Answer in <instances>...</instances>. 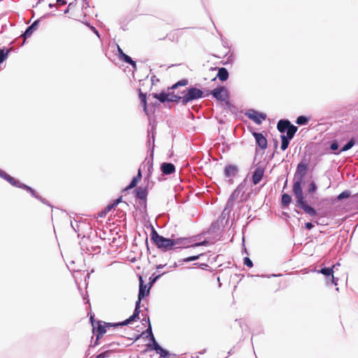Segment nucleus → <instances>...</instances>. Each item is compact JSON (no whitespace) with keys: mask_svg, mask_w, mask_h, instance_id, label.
Instances as JSON below:
<instances>
[{"mask_svg":"<svg viewBox=\"0 0 358 358\" xmlns=\"http://www.w3.org/2000/svg\"><path fill=\"white\" fill-rule=\"evenodd\" d=\"M308 166V162L306 160H302L297 165L294 174V182L292 190L296 201L295 206L302 209L309 216L315 217L317 215V211L314 208L309 206L305 200L301 185L302 180L307 173Z\"/></svg>","mask_w":358,"mask_h":358,"instance_id":"1","label":"nucleus"},{"mask_svg":"<svg viewBox=\"0 0 358 358\" xmlns=\"http://www.w3.org/2000/svg\"><path fill=\"white\" fill-rule=\"evenodd\" d=\"M150 240L152 243L163 252H167L172 250V238H165L159 235L155 228H152L150 234Z\"/></svg>","mask_w":358,"mask_h":358,"instance_id":"2","label":"nucleus"},{"mask_svg":"<svg viewBox=\"0 0 358 358\" xmlns=\"http://www.w3.org/2000/svg\"><path fill=\"white\" fill-rule=\"evenodd\" d=\"M0 177L3 179L6 180V181H8L13 186L17 187L19 188H22V189H25L27 192H30V194H31L32 196L38 199L43 203H47L45 199H43L41 196L38 195L34 189H32L31 187H30L29 186H28L25 184L21 183L19 180H17L15 178H14L13 177L10 176V175H8L7 173H6L4 171H3L1 169H0Z\"/></svg>","mask_w":358,"mask_h":358,"instance_id":"3","label":"nucleus"},{"mask_svg":"<svg viewBox=\"0 0 358 358\" xmlns=\"http://www.w3.org/2000/svg\"><path fill=\"white\" fill-rule=\"evenodd\" d=\"M182 93H185L182 96V105H187L189 102L198 100L203 96V91L195 87H189L185 91H183Z\"/></svg>","mask_w":358,"mask_h":358,"instance_id":"4","label":"nucleus"},{"mask_svg":"<svg viewBox=\"0 0 358 358\" xmlns=\"http://www.w3.org/2000/svg\"><path fill=\"white\" fill-rule=\"evenodd\" d=\"M90 322L93 327V333L96 335L97 339H101L102 338L103 334L106 332V327H117L113 326L114 323L103 322V324H102L101 321H96L93 316L90 317Z\"/></svg>","mask_w":358,"mask_h":358,"instance_id":"5","label":"nucleus"},{"mask_svg":"<svg viewBox=\"0 0 358 358\" xmlns=\"http://www.w3.org/2000/svg\"><path fill=\"white\" fill-rule=\"evenodd\" d=\"M241 193L240 186L237 187L236 189L231 193L226 206L222 213V216L224 217L225 215H228L234 206V201L238 198Z\"/></svg>","mask_w":358,"mask_h":358,"instance_id":"6","label":"nucleus"},{"mask_svg":"<svg viewBox=\"0 0 358 358\" xmlns=\"http://www.w3.org/2000/svg\"><path fill=\"white\" fill-rule=\"evenodd\" d=\"M152 142L154 143V141H155V136H154L153 134L152 135ZM154 146H155V145L153 144L150 157H146L145 159L144 162L140 166H141V170L143 169H147V171H148V176H147V177L148 178L151 176V175L152 173V171H153V152H154Z\"/></svg>","mask_w":358,"mask_h":358,"instance_id":"7","label":"nucleus"},{"mask_svg":"<svg viewBox=\"0 0 358 358\" xmlns=\"http://www.w3.org/2000/svg\"><path fill=\"white\" fill-rule=\"evenodd\" d=\"M245 115L257 124H262V121L266 119V115L265 113L258 112L255 109H249L246 111Z\"/></svg>","mask_w":358,"mask_h":358,"instance_id":"8","label":"nucleus"},{"mask_svg":"<svg viewBox=\"0 0 358 358\" xmlns=\"http://www.w3.org/2000/svg\"><path fill=\"white\" fill-rule=\"evenodd\" d=\"M147 348L150 350H155L157 354L160 355V357L162 358H171L176 357V355L171 354L168 350L162 348L157 341H155L154 344H148Z\"/></svg>","mask_w":358,"mask_h":358,"instance_id":"9","label":"nucleus"},{"mask_svg":"<svg viewBox=\"0 0 358 358\" xmlns=\"http://www.w3.org/2000/svg\"><path fill=\"white\" fill-rule=\"evenodd\" d=\"M172 250L187 248L192 247L191 241L188 238H172Z\"/></svg>","mask_w":358,"mask_h":358,"instance_id":"10","label":"nucleus"},{"mask_svg":"<svg viewBox=\"0 0 358 358\" xmlns=\"http://www.w3.org/2000/svg\"><path fill=\"white\" fill-rule=\"evenodd\" d=\"M212 96L218 101H225L228 98V92L226 87L223 86L217 87L210 92Z\"/></svg>","mask_w":358,"mask_h":358,"instance_id":"11","label":"nucleus"},{"mask_svg":"<svg viewBox=\"0 0 358 358\" xmlns=\"http://www.w3.org/2000/svg\"><path fill=\"white\" fill-rule=\"evenodd\" d=\"M238 172V169L237 166L234 164H229L224 167V176L225 178H228L229 182H231L233 178H234Z\"/></svg>","mask_w":358,"mask_h":358,"instance_id":"12","label":"nucleus"},{"mask_svg":"<svg viewBox=\"0 0 358 358\" xmlns=\"http://www.w3.org/2000/svg\"><path fill=\"white\" fill-rule=\"evenodd\" d=\"M265 168L263 166L258 165L252 173V181L254 185H257L264 176Z\"/></svg>","mask_w":358,"mask_h":358,"instance_id":"13","label":"nucleus"},{"mask_svg":"<svg viewBox=\"0 0 358 358\" xmlns=\"http://www.w3.org/2000/svg\"><path fill=\"white\" fill-rule=\"evenodd\" d=\"M150 288L149 286L147 287V285L144 284V281L143 278L139 276V289L138 297L139 299H143L145 296L149 295Z\"/></svg>","mask_w":358,"mask_h":358,"instance_id":"14","label":"nucleus"},{"mask_svg":"<svg viewBox=\"0 0 358 358\" xmlns=\"http://www.w3.org/2000/svg\"><path fill=\"white\" fill-rule=\"evenodd\" d=\"M253 136L257 145L262 150L266 149L267 147V140L266 137L262 133L258 132H254Z\"/></svg>","mask_w":358,"mask_h":358,"instance_id":"15","label":"nucleus"},{"mask_svg":"<svg viewBox=\"0 0 358 358\" xmlns=\"http://www.w3.org/2000/svg\"><path fill=\"white\" fill-rule=\"evenodd\" d=\"M161 171L164 175H171L176 171V166L169 162H163L160 166Z\"/></svg>","mask_w":358,"mask_h":358,"instance_id":"16","label":"nucleus"},{"mask_svg":"<svg viewBox=\"0 0 358 358\" xmlns=\"http://www.w3.org/2000/svg\"><path fill=\"white\" fill-rule=\"evenodd\" d=\"M140 312V310H134L133 314L129 318L122 322L113 324V326H124L130 324L134 321H136L138 319H139Z\"/></svg>","mask_w":358,"mask_h":358,"instance_id":"17","label":"nucleus"},{"mask_svg":"<svg viewBox=\"0 0 358 358\" xmlns=\"http://www.w3.org/2000/svg\"><path fill=\"white\" fill-rule=\"evenodd\" d=\"M39 23V20H35L31 25H29L25 30V31L22 34V36L24 38H29L31 36L33 32L36 29V27L38 26Z\"/></svg>","mask_w":358,"mask_h":358,"instance_id":"18","label":"nucleus"},{"mask_svg":"<svg viewBox=\"0 0 358 358\" xmlns=\"http://www.w3.org/2000/svg\"><path fill=\"white\" fill-rule=\"evenodd\" d=\"M114 345H115L114 343H110V344L104 345L102 348L103 349H107V350H106L104 352L99 354L96 357V358H107V357H109L111 355V354L114 352V350L113 349H108V348H110V347L113 346Z\"/></svg>","mask_w":358,"mask_h":358,"instance_id":"19","label":"nucleus"},{"mask_svg":"<svg viewBox=\"0 0 358 358\" xmlns=\"http://www.w3.org/2000/svg\"><path fill=\"white\" fill-rule=\"evenodd\" d=\"M142 178L141 166L139 167L136 176L134 177L129 185L127 187L126 189H132L136 186L137 183Z\"/></svg>","mask_w":358,"mask_h":358,"instance_id":"20","label":"nucleus"},{"mask_svg":"<svg viewBox=\"0 0 358 358\" xmlns=\"http://www.w3.org/2000/svg\"><path fill=\"white\" fill-rule=\"evenodd\" d=\"M290 124L288 120H280L277 124V129L280 133H285Z\"/></svg>","mask_w":358,"mask_h":358,"instance_id":"21","label":"nucleus"},{"mask_svg":"<svg viewBox=\"0 0 358 358\" xmlns=\"http://www.w3.org/2000/svg\"><path fill=\"white\" fill-rule=\"evenodd\" d=\"M134 192H136V196L137 199L140 200H146V197L148 195V190L146 188L138 187Z\"/></svg>","mask_w":358,"mask_h":358,"instance_id":"22","label":"nucleus"},{"mask_svg":"<svg viewBox=\"0 0 358 358\" xmlns=\"http://www.w3.org/2000/svg\"><path fill=\"white\" fill-rule=\"evenodd\" d=\"M217 77L221 81L227 80L229 78V72H228L227 69L224 67L219 68L218 73L217 74Z\"/></svg>","mask_w":358,"mask_h":358,"instance_id":"23","label":"nucleus"},{"mask_svg":"<svg viewBox=\"0 0 358 358\" xmlns=\"http://www.w3.org/2000/svg\"><path fill=\"white\" fill-rule=\"evenodd\" d=\"M153 98L157 99L161 103H165L166 101H168L169 100V94L168 92H162L160 93H154L152 94Z\"/></svg>","mask_w":358,"mask_h":358,"instance_id":"24","label":"nucleus"},{"mask_svg":"<svg viewBox=\"0 0 358 358\" xmlns=\"http://www.w3.org/2000/svg\"><path fill=\"white\" fill-rule=\"evenodd\" d=\"M336 268V265H333L331 267H324L320 270L317 271V273H322V275L329 277L334 274V268Z\"/></svg>","mask_w":358,"mask_h":358,"instance_id":"25","label":"nucleus"},{"mask_svg":"<svg viewBox=\"0 0 358 358\" xmlns=\"http://www.w3.org/2000/svg\"><path fill=\"white\" fill-rule=\"evenodd\" d=\"M297 130L298 127L296 126L290 124L289 126L287 127V131H285L287 133V135L285 136L289 138V139H292Z\"/></svg>","mask_w":358,"mask_h":358,"instance_id":"26","label":"nucleus"},{"mask_svg":"<svg viewBox=\"0 0 358 358\" xmlns=\"http://www.w3.org/2000/svg\"><path fill=\"white\" fill-rule=\"evenodd\" d=\"M147 334L146 337L148 338L150 341L152 342L151 344H154L155 341H157L152 333L151 324H149V326H148V329L142 333V334Z\"/></svg>","mask_w":358,"mask_h":358,"instance_id":"27","label":"nucleus"},{"mask_svg":"<svg viewBox=\"0 0 358 358\" xmlns=\"http://www.w3.org/2000/svg\"><path fill=\"white\" fill-rule=\"evenodd\" d=\"M292 201V196L287 193H284L281 197V204L282 207L287 206Z\"/></svg>","mask_w":358,"mask_h":358,"instance_id":"28","label":"nucleus"},{"mask_svg":"<svg viewBox=\"0 0 358 358\" xmlns=\"http://www.w3.org/2000/svg\"><path fill=\"white\" fill-rule=\"evenodd\" d=\"M139 98L143 106V110L146 113V114H148L146 94L143 93L141 89H139Z\"/></svg>","mask_w":358,"mask_h":358,"instance_id":"29","label":"nucleus"},{"mask_svg":"<svg viewBox=\"0 0 358 358\" xmlns=\"http://www.w3.org/2000/svg\"><path fill=\"white\" fill-rule=\"evenodd\" d=\"M169 94V102H182V96L175 94L174 92H168Z\"/></svg>","mask_w":358,"mask_h":358,"instance_id":"30","label":"nucleus"},{"mask_svg":"<svg viewBox=\"0 0 358 358\" xmlns=\"http://www.w3.org/2000/svg\"><path fill=\"white\" fill-rule=\"evenodd\" d=\"M281 145L280 148L282 150H285L289 144V142L292 139H289V138L286 137L285 135H281Z\"/></svg>","mask_w":358,"mask_h":358,"instance_id":"31","label":"nucleus"},{"mask_svg":"<svg viewBox=\"0 0 358 358\" xmlns=\"http://www.w3.org/2000/svg\"><path fill=\"white\" fill-rule=\"evenodd\" d=\"M355 145V139L352 138H351L347 143H345L341 148V150H340V152L338 153H340L341 152H345V151H348L350 149H351L354 145Z\"/></svg>","mask_w":358,"mask_h":358,"instance_id":"32","label":"nucleus"},{"mask_svg":"<svg viewBox=\"0 0 358 358\" xmlns=\"http://www.w3.org/2000/svg\"><path fill=\"white\" fill-rule=\"evenodd\" d=\"M203 254H200V255H194V256H190V257H185V258H183L182 259H180L178 261L179 263H187V262H192V261H196L197 259H199V257L201 256H202Z\"/></svg>","mask_w":358,"mask_h":358,"instance_id":"33","label":"nucleus"},{"mask_svg":"<svg viewBox=\"0 0 358 358\" xmlns=\"http://www.w3.org/2000/svg\"><path fill=\"white\" fill-rule=\"evenodd\" d=\"M117 52H118V56H119V58L122 60L123 62H125V61H129L130 60V57L127 55H126L123 50L120 48V46H117Z\"/></svg>","mask_w":358,"mask_h":358,"instance_id":"34","label":"nucleus"},{"mask_svg":"<svg viewBox=\"0 0 358 358\" xmlns=\"http://www.w3.org/2000/svg\"><path fill=\"white\" fill-rule=\"evenodd\" d=\"M309 118L304 115H300L296 118V123L299 125H306Z\"/></svg>","mask_w":358,"mask_h":358,"instance_id":"35","label":"nucleus"},{"mask_svg":"<svg viewBox=\"0 0 358 358\" xmlns=\"http://www.w3.org/2000/svg\"><path fill=\"white\" fill-rule=\"evenodd\" d=\"M165 273H162V274H158V275H155V273H153L150 277V279H149V282H148V286L150 287H151L155 283V282L159 279V278L164 275Z\"/></svg>","mask_w":358,"mask_h":358,"instance_id":"36","label":"nucleus"},{"mask_svg":"<svg viewBox=\"0 0 358 358\" xmlns=\"http://www.w3.org/2000/svg\"><path fill=\"white\" fill-rule=\"evenodd\" d=\"M188 84V80L187 79H182L179 81H178L176 83H175L174 85H173L170 89L171 90H174V89H176L178 88V87H181V86H186Z\"/></svg>","mask_w":358,"mask_h":358,"instance_id":"37","label":"nucleus"},{"mask_svg":"<svg viewBox=\"0 0 358 358\" xmlns=\"http://www.w3.org/2000/svg\"><path fill=\"white\" fill-rule=\"evenodd\" d=\"M9 50L0 49V64L3 63L8 57Z\"/></svg>","mask_w":358,"mask_h":358,"instance_id":"38","label":"nucleus"},{"mask_svg":"<svg viewBox=\"0 0 358 358\" xmlns=\"http://www.w3.org/2000/svg\"><path fill=\"white\" fill-rule=\"evenodd\" d=\"M350 196V192L349 190H345L341 194H339L337 196L338 201H341L344 199H347Z\"/></svg>","mask_w":358,"mask_h":358,"instance_id":"39","label":"nucleus"},{"mask_svg":"<svg viewBox=\"0 0 358 358\" xmlns=\"http://www.w3.org/2000/svg\"><path fill=\"white\" fill-rule=\"evenodd\" d=\"M317 189V186L316 183L314 181H311L309 184L308 188V194H313L315 192Z\"/></svg>","mask_w":358,"mask_h":358,"instance_id":"40","label":"nucleus"},{"mask_svg":"<svg viewBox=\"0 0 358 358\" xmlns=\"http://www.w3.org/2000/svg\"><path fill=\"white\" fill-rule=\"evenodd\" d=\"M208 245H209V241L205 239L201 242L195 243L194 244H192V247L195 248V247H198V246H201V245L206 246Z\"/></svg>","mask_w":358,"mask_h":358,"instance_id":"41","label":"nucleus"},{"mask_svg":"<svg viewBox=\"0 0 358 358\" xmlns=\"http://www.w3.org/2000/svg\"><path fill=\"white\" fill-rule=\"evenodd\" d=\"M243 263L248 267L251 268V267L253 266L252 261L249 257H244Z\"/></svg>","mask_w":358,"mask_h":358,"instance_id":"42","label":"nucleus"},{"mask_svg":"<svg viewBox=\"0 0 358 358\" xmlns=\"http://www.w3.org/2000/svg\"><path fill=\"white\" fill-rule=\"evenodd\" d=\"M338 143L336 141H334L331 143L330 148L333 151H336L338 149Z\"/></svg>","mask_w":358,"mask_h":358,"instance_id":"43","label":"nucleus"},{"mask_svg":"<svg viewBox=\"0 0 358 358\" xmlns=\"http://www.w3.org/2000/svg\"><path fill=\"white\" fill-rule=\"evenodd\" d=\"M87 26H88L90 29L99 37L100 38V35H99V33L98 31V30L92 25H90V24H86Z\"/></svg>","mask_w":358,"mask_h":358,"instance_id":"44","label":"nucleus"},{"mask_svg":"<svg viewBox=\"0 0 358 358\" xmlns=\"http://www.w3.org/2000/svg\"><path fill=\"white\" fill-rule=\"evenodd\" d=\"M124 62L127 63V64H130L133 67L134 69H136V63L135 61H134L132 59L131 57H130V60L129 61H125Z\"/></svg>","mask_w":358,"mask_h":358,"instance_id":"45","label":"nucleus"},{"mask_svg":"<svg viewBox=\"0 0 358 358\" xmlns=\"http://www.w3.org/2000/svg\"><path fill=\"white\" fill-rule=\"evenodd\" d=\"M115 207V206H113V203L108 205L106 208H105V210H104V214H106L107 213H108L109 211H110L113 208H114Z\"/></svg>","mask_w":358,"mask_h":358,"instance_id":"46","label":"nucleus"},{"mask_svg":"<svg viewBox=\"0 0 358 358\" xmlns=\"http://www.w3.org/2000/svg\"><path fill=\"white\" fill-rule=\"evenodd\" d=\"M67 3L66 0H57L56 5L57 8L59 6H64Z\"/></svg>","mask_w":358,"mask_h":358,"instance_id":"47","label":"nucleus"},{"mask_svg":"<svg viewBox=\"0 0 358 358\" xmlns=\"http://www.w3.org/2000/svg\"><path fill=\"white\" fill-rule=\"evenodd\" d=\"M217 226H218L217 222L212 223L211 227L209 229V233L214 232L215 229L217 228Z\"/></svg>","mask_w":358,"mask_h":358,"instance_id":"48","label":"nucleus"},{"mask_svg":"<svg viewBox=\"0 0 358 358\" xmlns=\"http://www.w3.org/2000/svg\"><path fill=\"white\" fill-rule=\"evenodd\" d=\"M141 300L142 299H139V298L138 297V300L136 301L134 310H140Z\"/></svg>","mask_w":358,"mask_h":358,"instance_id":"49","label":"nucleus"},{"mask_svg":"<svg viewBox=\"0 0 358 358\" xmlns=\"http://www.w3.org/2000/svg\"><path fill=\"white\" fill-rule=\"evenodd\" d=\"M306 229L310 230L314 227V225L311 222H306L305 224Z\"/></svg>","mask_w":358,"mask_h":358,"instance_id":"50","label":"nucleus"},{"mask_svg":"<svg viewBox=\"0 0 358 358\" xmlns=\"http://www.w3.org/2000/svg\"><path fill=\"white\" fill-rule=\"evenodd\" d=\"M122 201V196H120L117 199H115L113 203V206H117Z\"/></svg>","mask_w":358,"mask_h":358,"instance_id":"51","label":"nucleus"},{"mask_svg":"<svg viewBox=\"0 0 358 358\" xmlns=\"http://www.w3.org/2000/svg\"><path fill=\"white\" fill-rule=\"evenodd\" d=\"M142 322H143V324H144L145 323H148V326H149V324H150L149 317H147L143 319Z\"/></svg>","mask_w":358,"mask_h":358,"instance_id":"52","label":"nucleus"},{"mask_svg":"<svg viewBox=\"0 0 358 358\" xmlns=\"http://www.w3.org/2000/svg\"><path fill=\"white\" fill-rule=\"evenodd\" d=\"M182 263H179L178 262H175L173 265L170 266L169 267L171 268H177L179 265H181Z\"/></svg>","mask_w":358,"mask_h":358,"instance_id":"53","label":"nucleus"},{"mask_svg":"<svg viewBox=\"0 0 358 358\" xmlns=\"http://www.w3.org/2000/svg\"><path fill=\"white\" fill-rule=\"evenodd\" d=\"M331 277L332 283L334 284L335 285H337L338 278H335L333 274L332 275H331Z\"/></svg>","mask_w":358,"mask_h":358,"instance_id":"54","label":"nucleus"},{"mask_svg":"<svg viewBox=\"0 0 358 358\" xmlns=\"http://www.w3.org/2000/svg\"><path fill=\"white\" fill-rule=\"evenodd\" d=\"M99 340H100V339H97V337H96V340H95L94 343L93 344H91V345H90V347H91V348H94V347H95V346L98 345H99Z\"/></svg>","mask_w":358,"mask_h":358,"instance_id":"55","label":"nucleus"},{"mask_svg":"<svg viewBox=\"0 0 358 358\" xmlns=\"http://www.w3.org/2000/svg\"><path fill=\"white\" fill-rule=\"evenodd\" d=\"M352 198H353V199H354V201H355V202H357V203H358V193H357V194H355V195L352 196Z\"/></svg>","mask_w":358,"mask_h":358,"instance_id":"56","label":"nucleus"},{"mask_svg":"<svg viewBox=\"0 0 358 358\" xmlns=\"http://www.w3.org/2000/svg\"><path fill=\"white\" fill-rule=\"evenodd\" d=\"M164 266H165V265H164V264H159L156 266V268L157 270H159V269L164 268Z\"/></svg>","mask_w":358,"mask_h":358,"instance_id":"57","label":"nucleus"},{"mask_svg":"<svg viewBox=\"0 0 358 358\" xmlns=\"http://www.w3.org/2000/svg\"><path fill=\"white\" fill-rule=\"evenodd\" d=\"M49 7L50 8H53V7H56L57 8L56 3H49Z\"/></svg>","mask_w":358,"mask_h":358,"instance_id":"58","label":"nucleus"},{"mask_svg":"<svg viewBox=\"0 0 358 358\" xmlns=\"http://www.w3.org/2000/svg\"><path fill=\"white\" fill-rule=\"evenodd\" d=\"M142 335H143L142 334L137 335L136 337V341L138 340L142 336Z\"/></svg>","mask_w":358,"mask_h":358,"instance_id":"59","label":"nucleus"},{"mask_svg":"<svg viewBox=\"0 0 358 358\" xmlns=\"http://www.w3.org/2000/svg\"><path fill=\"white\" fill-rule=\"evenodd\" d=\"M106 214H104V211L101 212L99 215L100 217H104Z\"/></svg>","mask_w":358,"mask_h":358,"instance_id":"60","label":"nucleus"},{"mask_svg":"<svg viewBox=\"0 0 358 358\" xmlns=\"http://www.w3.org/2000/svg\"><path fill=\"white\" fill-rule=\"evenodd\" d=\"M69 12V8H67L65 10H64V13H67Z\"/></svg>","mask_w":358,"mask_h":358,"instance_id":"61","label":"nucleus"},{"mask_svg":"<svg viewBox=\"0 0 358 358\" xmlns=\"http://www.w3.org/2000/svg\"><path fill=\"white\" fill-rule=\"evenodd\" d=\"M335 265H336V266H340V264H339V263H337V264H336Z\"/></svg>","mask_w":358,"mask_h":358,"instance_id":"62","label":"nucleus"}]
</instances>
